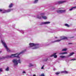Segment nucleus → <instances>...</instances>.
Wrapping results in <instances>:
<instances>
[{
    "label": "nucleus",
    "mask_w": 76,
    "mask_h": 76,
    "mask_svg": "<svg viewBox=\"0 0 76 76\" xmlns=\"http://www.w3.org/2000/svg\"><path fill=\"white\" fill-rule=\"evenodd\" d=\"M53 70H56V69L54 68V69H53Z\"/></svg>",
    "instance_id": "obj_31"
},
{
    "label": "nucleus",
    "mask_w": 76,
    "mask_h": 76,
    "mask_svg": "<svg viewBox=\"0 0 76 76\" xmlns=\"http://www.w3.org/2000/svg\"><path fill=\"white\" fill-rule=\"evenodd\" d=\"M38 0H34V3H37L38 2Z\"/></svg>",
    "instance_id": "obj_19"
},
{
    "label": "nucleus",
    "mask_w": 76,
    "mask_h": 76,
    "mask_svg": "<svg viewBox=\"0 0 76 76\" xmlns=\"http://www.w3.org/2000/svg\"><path fill=\"white\" fill-rule=\"evenodd\" d=\"M28 66L29 67H32L33 66H34V65L30 63L29 64Z\"/></svg>",
    "instance_id": "obj_18"
},
{
    "label": "nucleus",
    "mask_w": 76,
    "mask_h": 76,
    "mask_svg": "<svg viewBox=\"0 0 76 76\" xmlns=\"http://www.w3.org/2000/svg\"><path fill=\"white\" fill-rule=\"evenodd\" d=\"M73 54H74V53L72 52V53H70V55L68 56V57H70V56H72L73 55Z\"/></svg>",
    "instance_id": "obj_14"
},
{
    "label": "nucleus",
    "mask_w": 76,
    "mask_h": 76,
    "mask_svg": "<svg viewBox=\"0 0 76 76\" xmlns=\"http://www.w3.org/2000/svg\"><path fill=\"white\" fill-rule=\"evenodd\" d=\"M71 44L70 43H69V44Z\"/></svg>",
    "instance_id": "obj_36"
},
{
    "label": "nucleus",
    "mask_w": 76,
    "mask_h": 76,
    "mask_svg": "<svg viewBox=\"0 0 76 76\" xmlns=\"http://www.w3.org/2000/svg\"><path fill=\"white\" fill-rule=\"evenodd\" d=\"M13 9H9L7 10H5L3 9H0V12H1L2 13H6L7 12H10L11 10H13Z\"/></svg>",
    "instance_id": "obj_7"
},
{
    "label": "nucleus",
    "mask_w": 76,
    "mask_h": 76,
    "mask_svg": "<svg viewBox=\"0 0 76 76\" xmlns=\"http://www.w3.org/2000/svg\"><path fill=\"white\" fill-rule=\"evenodd\" d=\"M23 73H26V72H25V71H23Z\"/></svg>",
    "instance_id": "obj_28"
},
{
    "label": "nucleus",
    "mask_w": 76,
    "mask_h": 76,
    "mask_svg": "<svg viewBox=\"0 0 76 76\" xmlns=\"http://www.w3.org/2000/svg\"><path fill=\"white\" fill-rule=\"evenodd\" d=\"M44 65H43L41 67V69H44Z\"/></svg>",
    "instance_id": "obj_26"
},
{
    "label": "nucleus",
    "mask_w": 76,
    "mask_h": 76,
    "mask_svg": "<svg viewBox=\"0 0 76 76\" xmlns=\"http://www.w3.org/2000/svg\"><path fill=\"white\" fill-rule=\"evenodd\" d=\"M52 8H54V7H52Z\"/></svg>",
    "instance_id": "obj_33"
},
{
    "label": "nucleus",
    "mask_w": 76,
    "mask_h": 76,
    "mask_svg": "<svg viewBox=\"0 0 76 76\" xmlns=\"http://www.w3.org/2000/svg\"><path fill=\"white\" fill-rule=\"evenodd\" d=\"M60 9V8H59V9Z\"/></svg>",
    "instance_id": "obj_37"
},
{
    "label": "nucleus",
    "mask_w": 76,
    "mask_h": 76,
    "mask_svg": "<svg viewBox=\"0 0 76 76\" xmlns=\"http://www.w3.org/2000/svg\"><path fill=\"white\" fill-rule=\"evenodd\" d=\"M25 51H26V50H24L20 53H18L15 54H12L11 56L7 55L5 57H3L1 58L0 59H4L5 58H13L14 57H16L17 58H20V56H19L21 55L22 54V53H23Z\"/></svg>",
    "instance_id": "obj_1"
},
{
    "label": "nucleus",
    "mask_w": 76,
    "mask_h": 76,
    "mask_svg": "<svg viewBox=\"0 0 76 76\" xmlns=\"http://www.w3.org/2000/svg\"><path fill=\"white\" fill-rule=\"evenodd\" d=\"M67 48H65L63 49L62 50V51H67Z\"/></svg>",
    "instance_id": "obj_17"
},
{
    "label": "nucleus",
    "mask_w": 76,
    "mask_h": 76,
    "mask_svg": "<svg viewBox=\"0 0 76 76\" xmlns=\"http://www.w3.org/2000/svg\"><path fill=\"white\" fill-rule=\"evenodd\" d=\"M55 38H57V37H56Z\"/></svg>",
    "instance_id": "obj_35"
},
{
    "label": "nucleus",
    "mask_w": 76,
    "mask_h": 76,
    "mask_svg": "<svg viewBox=\"0 0 76 76\" xmlns=\"http://www.w3.org/2000/svg\"><path fill=\"white\" fill-rule=\"evenodd\" d=\"M13 4L11 3L9 5V7L10 8V7H13Z\"/></svg>",
    "instance_id": "obj_15"
},
{
    "label": "nucleus",
    "mask_w": 76,
    "mask_h": 76,
    "mask_svg": "<svg viewBox=\"0 0 76 76\" xmlns=\"http://www.w3.org/2000/svg\"><path fill=\"white\" fill-rule=\"evenodd\" d=\"M57 13H64L66 12V10H58L56 11Z\"/></svg>",
    "instance_id": "obj_8"
},
{
    "label": "nucleus",
    "mask_w": 76,
    "mask_h": 76,
    "mask_svg": "<svg viewBox=\"0 0 76 76\" xmlns=\"http://www.w3.org/2000/svg\"><path fill=\"white\" fill-rule=\"evenodd\" d=\"M67 1V0H65L63 1H60L57 2L58 4H61V3H66Z\"/></svg>",
    "instance_id": "obj_9"
},
{
    "label": "nucleus",
    "mask_w": 76,
    "mask_h": 76,
    "mask_svg": "<svg viewBox=\"0 0 76 76\" xmlns=\"http://www.w3.org/2000/svg\"><path fill=\"white\" fill-rule=\"evenodd\" d=\"M0 53H1V51H0Z\"/></svg>",
    "instance_id": "obj_34"
},
{
    "label": "nucleus",
    "mask_w": 76,
    "mask_h": 76,
    "mask_svg": "<svg viewBox=\"0 0 76 76\" xmlns=\"http://www.w3.org/2000/svg\"><path fill=\"white\" fill-rule=\"evenodd\" d=\"M1 42H2V44L4 47L6 49L7 51L8 52H10V50L8 48V47H7V45H6V43H5V42H4V40H1Z\"/></svg>",
    "instance_id": "obj_4"
},
{
    "label": "nucleus",
    "mask_w": 76,
    "mask_h": 76,
    "mask_svg": "<svg viewBox=\"0 0 76 76\" xmlns=\"http://www.w3.org/2000/svg\"><path fill=\"white\" fill-rule=\"evenodd\" d=\"M44 15H45L44 13H41L40 14L37 15L36 17L37 18L39 19H41L42 18L44 19H47V17L43 16Z\"/></svg>",
    "instance_id": "obj_3"
},
{
    "label": "nucleus",
    "mask_w": 76,
    "mask_h": 76,
    "mask_svg": "<svg viewBox=\"0 0 76 76\" xmlns=\"http://www.w3.org/2000/svg\"><path fill=\"white\" fill-rule=\"evenodd\" d=\"M47 60H48V58H46L45 60V61H47Z\"/></svg>",
    "instance_id": "obj_30"
},
{
    "label": "nucleus",
    "mask_w": 76,
    "mask_h": 76,
    "mask_svg": "<svg viewBox=\"0 0 76 76\" xmlns=\"http://www.w3.org/2000/svg\"><path fill=\"white\" fill-rule=\"evenodd\" d=\"M65 26H67V27H69L70 26H69V25L67 24H65Z\"/></svg>",
    "instance_id": "obj_20"
},
{
    "label": "nucleus",
    "mask_w": 76,
    "mask_h": 76,
    "mask_svg": "<svg viewBox=\"0 0 76 76\" xmlns=\"http://www.w3.org/2000/svg\"><path fill=\"white\" fill-rule=\"evenodd\" d=\"M67 39V37H61V39H58L54 41H52L51 43H54V42H60V41H61V40H63V39Z\"/></svg>",
    "instance_id": "obj_6"
},
{
    "label": "nucleus",
    "mask_w": 76,
    "mask_h": 76,
    "mask_svg": "<svg viewBox=\"0 0 76 76\" xmlns=\"http://www.w3.org/2000/svg\"><path fill=\"white\" fill-rule=\"evenodd\" d=\"M56 75H59V74H60V72H57L56 73Z\"/></svg>",
    "instance_id": "obj_23"
},
{
    "label": "nucleus",
    "mask_w": 76,
    "mask_h": 76,
    "mask_svg": "<svg viewBox=\"0 0 76 76\" xmlns=\"http://www.w3.org/2000/svg\"><path fill=\"white\" fill-rule=\"evenodd\" d=\"M75 8H76V7H73L72 8L69 9V11H71V10H72L75 9Z\"/></svg>",
    "instance_id": "obj_13"
},
{
    "label": "nucleus",
    "mask_w": 76,
    "mask_h": 76,
    "mask_svg": "<svg viewBox=\"0 0 76 76\" xmlns=\"http://www.w3.org/2000/svg\"><path fill=\"white\" fill-rule=\"evenodd\" d=\"M2 71H3V69L2 68H0V72H1Z\"/></svg>",
    "instance_id": "obj_25"
},
{
    "label": "nucleus",
    "mask_w": 76,
    "mask_h": 76,
    "mask_svg": "<svg viewBox=\"0 0 76 76\" xmlns=\"http://www.w3.org/2000/svg\"><path fill=\"white\" fill-rule=\"evenodd\" d=\"M63 72L66 74H67V73H68V72H67V71H64V72Z\"/></svg>",
    "instance_id": "obj_24"
},
{
    "label": "nucleus",
    "mask_w": 76,
    "mask_h": 76,
    "mask_svg": "<svg viewBox=\"0 0 76 76\" xmlns=\"http://www.w3.org/2000/svg\"><path fill=\"white\" fill-rule=\"evenodd\" d=\"M71 60H73V61H75V60H76V59H73Z\"/></svg>",
    "instance_id": "obj_29"
},
{
    "label": "nucleus",
    "mask_w": 76,
    "mask_h": 76,
    "mask_svg": "<svg viewBox=\"0 0 76 76\" xmlns=\"http://www.w3.org/2000/svg\"><path fill=\"white\" fill-rule=\"evenodd\" d=\"M33 76H36V75H35L34 74V75H33Z\"/></svg>",
    "instance_id": "obj_32"
},
{
    "label": "nucleus",
    "mask_w": 76,
    "mask_h": 76,
    "mask_svg": "<svg viewBox=\"0 0 76 76\" xmlns=\"http://www.w3.org/2000/svg\"><path fill=\"white\" fill-rule=\"evenodd\" d=\"M56 53H53V55H52L50 56V57H53V56L54 58H57V56L56 55Z\"/></svg>",
    "instance_id": "obj_10"
},
{
    "label": "nucleus",
    "mask_w": 76,
    "mask_h": 76,
    "mask_svg": "<svg viewBox=\"0 0 76 76\" xmlns=\"http://www.w3.org/2000/svg\"><path fill=\"white\" fill-rule=\"evenodd\" d=\"M12 61L13 63H14V66H17L18 63H21L20 62V59L17 60V59H15L13 60Z\"/></svg>",
    "instance_id": "obj_5"
},
{
    "label": "nucleus",
    "mask_w": 76,
    "mask_h": 76,
    "mask_svg": "<svg viewBox=\"0 0 76 76\" xmlns=\"http://www.w3.org/2000/svg\"><path fill=\"white\" fill-rule=\"evenodd\" d=\"M40 76H44V74H42L40 75Z\"/></svg>",
    "instance_id": "obj_27"
},
{
    "label": "nucleus",
    "mask_w": 76,
    "mask_h": 76,
    "mask_svg": "<svg viewBox=\"0 0 76 76\" xmlns=\"http://www.w3.org/2000/svg\"><path fill=\"white\" fill-rule=\"evenodd\" d=\"M50 23V22H43L42 23V24H49Z\"/></svg>",
    "instance_id": "obj_11"
},
{
    "label": "nucleus",
    "mask_w": 76,
    "mask_h": 76,
    "mask_svg": "<svg viewBox=\"0 0 76 76\" xmlns=\"http://www.w3.org/2000/svg\"><path fill=\"white\" fill-rule=\"evenodd\" d=\"M60 57L61 58H66V56H60Z\"/></svg>",
    "instance_id": "obj_12"
},
{
    "label": "nucleus",
    "mask_w": 76,
    "mask_h": 76,
    "mask_svg": "<svg viewBox=\"0 0 76 76\" xmlns=\"http://www.w3.org/2000/svg\"><path fill=\"white\" fill-rule=\"evenodd\" d=\"M30 47L32 49H37L39 47V44H34L30 43L29 44Z\"/></svg>",
    "instance_id": "obj_2"
},
{
    "label": "nucleus",
    "mask_w": 76,
    "mask_h": 76,
    "mask_svg": "<svg viewBox=\"0 0 76 76\" xmlns=\"http://www.w3.org/2000/svg\"><path fill=\"white\" fill-rule=\"evenodd\" d=\"M6 71H9V67H7L5 69Z\"/></svg>",
    "instance_id": "obj_21"
},
{
    "label": "nucleus",
    "mask_w": 76,
    "mask_h": 76,
    "mask_svg": "<svg viewBox=\"0 0 76 76\" xmlns=\"http://www.w3.org/2000/svg\"><path fill=\"white\" fill-rule=\"evenodd\" d=\"M20 32L22 33V34H23V33H24V32L23 31V30H20Z\"/></svg>",
    "instance_id": "obj_22"
},
{
    "label": "nucleus",
    "mask_w": 76,
    "mask_h": 76,
    "mask_svg": "<svg viewBox=\"0 0 76 76\" xmlns=\"http://www.w3.org/2000/svg\"><path fill=\"white\" fill-rule=\"evenodd\" d=\"M67 54V53L64 52V53H59V54H60V55H63V54Z\"/></svg>",
    "instance_id": "obj_16"
}]
</instances>
